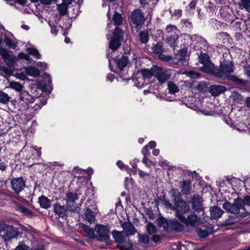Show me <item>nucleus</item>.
Wrapping results in <instances>:
<instances>
[{"label":"nucleus","instance_id":"1","mask_svg":"<svg viewBox=\"0 0 250 250\" xmlns=\"http://www.w3.org/2000/svg\"><path fill=\"white\" fill-rule=\"evenodd\" d=\"M199 62L202 64V66L200 67L201 70L214 75V73L217 71V68L211 62L209 56L207 54L205 53L201 54L199 56Z\"/></svg>","mask_w":250,"mask_h":250},{"label":"nucleus","instance_id":"2","mask_svg":"<svg viewBox=\"0 0 250 250\" xmlns=\"http://www.w3.org/2000/svg\"><path fill=\"white\" fill-rule=\"evenodd\" d=\"M234 66L231 62H221L219 68H217L214 76L219 77L228 79L230 76L229 74L233 72Z\"/></svg>","mask_w":250,"mask_h":250},{"label":"nucleus","instance_id":"3","mask_svg":"<svg viewBox=\"0 0 250 250\" xmlns=\"http://www.w3.org/2000/svg\"><path fill=\"white\" fill-rule=\"evenodd\" d=\"M173 210L176 211V217L180 220L184 216V214L190 211V207L185 201L179 200L175 201Z\"/></svg>","mask_w":250,"mask_h":250},{"label":"nucleus","instance_id":"4","mask_svg":"<svg viewBox=\"0 0 250 250\" xmlns=\"http://www.w3.org/2000/svg\"><path fill=\"white\" fill-rule=\"evenodd\" d=\"M223 208L228 212L237 214L240 212V209L243 208V202L241 201V199L237 198L234 199L232 204L226 201L223 205Z\"/></svg>","mask_w":250,"mask_h":250},{"label":"nucleus","instance_id":"5","mask_svg":"<svg viewBox=\"0 0 250 250\" xmlns=\"http://www.w3.org/2000/svg\"><path fill=\"white\" fill-rule=\"evenodd\" d=\"M153 76H154L160 83H164L168 80L170 76L168 70H165L158 66L153 67Z\"/></svg>","mask_w":250,"mask_h":250},{"label":"nucleus","instance_id":"6","mask_svg":"<svg viewBox=\"0 0 250 250\" xmlns=\"http://www.w3.org/2000/svg\"><path fill=\"white\" fill-rule=\"evenodd\" d=\"M95 230L98 234L100 240L106 241L109 239L110 234L109 226L96 224L95 227Z\"/></svg>","mask_w":250,"mask_h":250},{"label":"nucleus","instance_id":"7","mask_svg":"<svg viewBox=\"0 0 250 250\" xmlns=\"http://www.w3.org/2000/svg\"><path fill=\"white\" fill-rule=\"evenodd\" d=\"M179 220L187 226L196 227L199 225L200 218L195 214L192 213L188 215L187 217L184 216Z\"/></svg>","mask_w":250,"mask_h":250},{"label":"nucleus","instance_id":"8","mask_svg":"<svg viewBox=\"0 0 250 250\" xmlns=\"http://www.w3.org/2000/svg\"><path fill=\"white\" fill-rule=\"evenodd\" d=\"M132 22L136 26L141 25L145 21V18L140 9L134 10L130 15Z\"/></svg>","mask_w":250,"mask_h":250},{"label":"nucleus","instance_id":"9","mask_svg":"<svg viewBox=\"0 0 250 250\" xmlns=\"http://www.w3.org/2000/svg\"><path fill=\"white\" fill-rule=\"evenodd\" d=\"M4 233L2 235V238L5 241H8L11 239L16 238L18 233L17 229L12 226H7L6 225L5 228L3 230Z\"/></svg>","mask_w":250,"mask_h":250},{"label":"nucleus","instance_id":"10","mask_svg":"<svg viewBox=\"0 0 250 250\" xmlns=\"http://www.w3.org/2000/svg\"><path fill=\"white\" fill-rule=\"evenodd\" d=\"M11 184L12 189L17 193L22 191L25 187V183L22 178H17L12 179L11 181Z\"/></svg>","mask_w":250,"mask_h":250},{"label":"nucleus","instance_id":"11","mask_svg":"<svg viewBox=\"0 0 250 250\" xmlns=\"http://www.w3.org/2000/svg\"><path fill=\"white\" fill-rule=\"evenodd\" d=\"M203 200L199 195H194L190 200L192 209L195 211H203Z\"/></svg>","mask_w":250,"mask_h":250},{"label":"nucleus","instance_id":"12","mask_svg":"<svg viewBox=\"0 0 250 250\" xmlns=\"http://www.w3.org/2000/svg\"><path fill=\"white\" fill-rule=\"evenodd\" d=\"M66 197L68 199V200L70 202H71L72 203V208H68V209H69L70 211L78 212L79 210V208L78 207H76V206H73V204L75 201L78 199V194L73 192H69L67 193Z\"/></svg>","mask_w":250,"mask_h":250},{"label":"nucleus","instance_id":"13","mask_svg":"<svg viewBox=\"0 0 250 250\" xmlns=\"http://www.w3.org/2000/svg\"><path fill=\"white\" fill-rule=\"evenodd\" d=\"M209 211L211 218L213 219L220 218L224 213V211L217 206L210 207Z\"/></svg>","mask_w":250,"mask_h":250},{"label":"nucleus","instance_id":"14","mask_svg":"<svg viewBox=\"0 0 250 250\" xmlns=\"http://www.w3.org/2000/svg\"><path fill=\"white\" fill-rule=\"evenodd\" d=\"M112 236L115 242L122 243L124 242L126 239V235L125 234V232L119 231L117 230H113L112 232Z\"/></svg>","mask_w":250,"mask_h":250},{"label":"nucleus","instance_id":"15","mask_svg":"<svg viewBox=\"0 0 250 250\" xmlns=\"http://www.w3.org/2000/svg\"><path fill=\"white\" fill-rule=\"evenodd\" d=\"M226 90V88L222 85H214L209 87V92L213 96H217Z\"/></svg>","mask_w":250,"mask_h":250},{"label":"nucleus","instance_id":"16","mask_svg":"<svg viewBox=\"0 0 250 250\" xmlns=\"http://www.w3.org/2000/svg\"><path fill=\"white\" fill-rule=\"evenodd\" d=\"M68 208H69V207ZM68 209L61 205L60 203H56L54 205V210L56 214L58 215L60 217H64L66 215L67 210Z\"/></svg>","mask_w":250,"mask_h":250},{"label":"nucleus","instance_id":"17","mask_svg":"<svg viewBox=\"0 0 250 250\" xmlns=\"http://www.w3.org/2000/svg\"><path fill=\"white\" fill-rule=\"evenodd\" d=\"M83 218L90 224L94 223L95 221V216L93 211L88 208H86Z\"/></svg>","mask_w":250,"mask_h":250},{"label":"nucleus","instance_id":"18","mask_svg":"<svg viewBox=\"0 0 250 250\" xmlns=\"http://www.w3.org/2000/svg\"><path fill=\"white\" fill-rule=\"evenodd\" d=\"M122 227L123 232H125V234L126 235V237L129 235H134L136 232L134 226L130 223H124Z\"/></svg>","mask_w":250,"mask_h":250},{"label":"nucleus","instance_id":"19","mask_svg":"<svg viewBox=\"0 0 250 250\" xmlns=\"http://www.w3.org/2000/svg\"><path fill=\"white\" fill-rule=\"evenodd\" d=\"M20 99L21 101L27 103H32L35 101L34 98L25 91H22L20 93Z\"/></svg>","mask_w":250,"mask_h":250},{"label":"nucleus","instance_id":"20","mask_svg":"<svg viewBox=\"0 0 250 250\" xmlns=\"http://www.w3.org/2000/svg\"><path fill=\"white\" fill-rule=\"evenodd\" d=\"M178 38V35H171L167 38L166 42L170 46L174 47L177 45Z\"/></svg>","mask_w":250,"mask_h":250},{"label":"nucleus","instance_id":"21","mask_svg":"<svg viewBox=\"0 0 250 250\" xmlns=\"http://www.w3.org/2000/svg\"><path fill=\"white\" fill-rule=\"evenodd\" d=\"M39 202L41 207L44 208H48L51 206L50 201L44 196L39 197Z\"/></svg>","mask_w":250,"mask_h":250},{"label":"nucleus","instance_id":"22","mask_svg":"<svg viewBox=\"0 0 250 250\" xmlns=\"http://www.w3.org/2000/svg\"><path fill=\"white\" fill-rule=\"evenodd\" d=\"M26 73L29 76L37 77L40 75V71L34 66H29L25 68Z\"/></svg>","mask_w":250,"mask_h":250},{"label":"nucleus","instance_id":"23","mask_svg":"<svg viewBox=\"0 0 250 250\" xmlns=\"http://www.w3.org/2000/svg\"><path fill=\"white\" fill-rule=\"evenodd\" d=\"M182 187V192L184 194H188L189 192L190 182L188 180L180 182Z\"/></svg>","mask_w":250,"mask_h":250},{"label":"nucleus","instance_id":"24","mask_svg":"<svg viewBox=\"0 0 250 250\" xmlns=\"http://www.w3.org/2000/svg\"><path fill=\"white\" fill-rule=\"evenodd\" d=\"M167 85L169 93L170 94H174L179 91V87L171 81L168 82Z\"/></svg>","mask_w":250,"mask_h":250},{"label":"nucleus","instance_id":"25","mask_svg":"<svg viewBox=\"0 0 250 250\" xmlns=\"http://www.w3.org/2000/svg\"><path fill=\"white\" fill-rule=\"evenodd\" d=\"M166 32L170 35H178L179 30L177 29V27L173 25H168L165 29Z\"/></svg>","mask_w":250,"mask_h":250},{"label":"nucleus","instance_id":"26","mask_svg":"<svg viewBox=\"0 0 250 250\" xmlns=\"http://www.w3.org/2000/svg\"><path fill=\"white\" fill-rule=\"evenodd\" d=\"M128 62L127 58L126 57H122L120 59L117 61V65L118 68L120 71L123 70V69L126 66Z\"/></svg>","mask_w":250,"mask_h":250},{"label":"nucleus","instance_id":"27","mask_svg":"<svg viewBox=\"0 0 250 250\" xmlns=\"http://www.w3.org/2000/svg\"><path fill=\"white\" fill-rule=\"evenodd\" d=\"M120 40L113 38L109 42V47L112 50H117L120 46Z\"/></svg>","mask_w":250,"mask_h":250},{"label":"nucleus","instance_id":"28","mask_svg":"<svg viewBox=\"0 0 250 250\" xmlns=\"http://www.w3.org/2000/svg\"><path fill=\"white\" fill-rule=\"evenodd\" d=\"M9 86L10 88L20 92L22 91L23 85L19 82L12 81L10 82Z\"/></svg>","mask_w":250,"mask_h":250},{"label":"nucleus","instance_id":"29","mask_svg":"<svg viewBox=\"0 0 250 250\" xmlns=\"http://www.w3.org/2000/svg\"><path fill=\"white\" fill-rule=\"evenodd\" d=\"M27 51L30 55L34 56L35 58L40 59L41 58V55L39 51L35 48L30 47L27 49Z\"/></svg>","mask_w":250,"mask_h":250},{"label":"nucleus","instance_id":"30","mask_svg":"<svg viewBox=\"0 0 250 250\" xmlns=\"http://www.w3.org/2000/svg\"><path fill=\"white\" fill-rule=\"evenodd\" d=\"M153 67L151 69H143L142 70L141 73L142 75V79H146L150 78L152 76H153Z\"/></svg>","mask_w":250,"mask_h":250},{"label":"nucleus","instance_id":"31","mask_svg":"<svg viewBox=\"0 0 250 250\" xmlns=\"http://www.w3.org/2000/svg\"><path fill=\"white\" fill-rule=\"evenodd\" d=\"M82 228L89 238H93L95 237L94 230L89 228V226L83 224L82 225Z\"/></svg>","mask_w":250,"mask_h":250},{"label":"nucleus","instance_id":"32","mask_svg":"<svg viewBox=\"0 0 250 250\" xmlns=\"http://www.w3.org/2000/svg\"><path fill=\"white\" fill-rule=\"evenodd\" d=\"M140 41L143 43H146L148 41L149 35L146 31H142L139 33Z\"/></svg>","mask_w":250,"mask_h":250},{"label":"nucleus","instance_id":"33","mask_svg":"<svg viewBox=\"0 0 250 250\" xmlns=\"http://www.w3.org/2000/svg\"><path fill=\"white\" fill-rule=\"evenodd\" d=\"M68 5L62 3L57 6L58 10L61 16H64L67 13Z\"/></svg>","mask_w":250,"mask_h":250},{"label":"nucleus","instance_id":"34","mask_svg":"<svg viewBox=\"0 0 250 250\" xmlns=\"http://www.w3.org/2000/svg\"><path fill=\"white\" fill-rule=\"evenodd\" d=\"M152 50L154 53L159 55L163 52V45L161 43L158 42L152 46Z\"/></svg>","mask_w":250,"mask_h":250},{"label":"nucleus","instance_id":"35","mask_svg":"<svg viewBox=\"0 0 250 250\" xmlns=\"http://www.w3.org/2000/svg\"><path fill=\"white\" fill-rule=\"evenodd\" d=\"M6 46L11 48H15L16 47V42L15 40L11 39L9 37H6L4 40Z\"/></svg>","mask_w":250,"mask_h":250},{"label":"nucleus","instance_id":"36","mask_svg":"<svg viewBox=\"0 0 250 250\" xmlns=\"http://www.w3.org/2000/svg\"><path fill=\"white\" fill-rule=\"evenodd\" d=\"M10 98L7 94L0 91V103L7 104L10 101Z\"/></svg>","mask_w":250,"mask_h":250},{"label":"nucleus","instance_id":"37","mask_svg":"<svg viewBox=\"0 0 250 250\" xmlns=\"http://www.w3.org/2000/svg\"><path fill=\"white\" fill-rule=\"evenodd\" d=\"M113 21L114 24L116 25L121 24L123 22V19L121 15L118 13H115L113 17Z\"/></svg>","mask_w":250,"mask_h":250},{"label":"nucleus","instance_id":"38","mask_svg":"<svg viewBox=\"0 0 250 250\" xmlns=\"http://www.w3.org/2000/svg\"><path fill=\"white\" fill-rule=\"evenodd\" d=\"M18 209L28 216L31 217L33 215V213L30 209L23 206H20L18 207Z\"/></svg>","mask_w":250,"mask_h":250},{"label":"nucleus","instance_id":"39","mask_svg":"<svg viewBox=\"0 0 250 250\" xmlns=\"http://www.w3.org/2000/svg\"><path fill=\"white\" fill-rule=\"evenodd\" d=\"M172 228L177 231H180L183 229V225L176 220L173 221L171 223Z\"/></svg>","mask_w":250,"mask_h":250},{"label":"nucleus","instance_id":"40","mask_svg":"<svg viewBox=\"0 0 250 250\" xmlns=\"http://www.w3.org/2000/svg\"><path fill=\"white\" fill-rule=\"evenodd\" d=\"M241 9L245 8L247 11L250 10V0H242L239 3Z\"/></svg>","mask_w":250,"mask_h":250},{"label":"nucleus","instance_id":"41","mask_svg":"<svg viewBox=\"0 0 250 250\" xmlns=\"http://www.w3.org/2000/svg\"><path fill=\"white\" fill-rule=\"evenodd\" d=\"M3 59L8 66H11L15 62V59L11 56L9 54Z\"/></svg>","mask_w":250,"mask_h":250},{"label":"nucleus","instance_id":"42","mask_svg":"<svg viewBox=\"0 0 250 250\" xmlns=\"http://www.w3.org/2000/svg\"><path fill=\"white\" fill-rule=\"evenodd\" d=\"M123 36L122 30L118 27H116L114 29L113 33V38L119 39L120 40V38Z\"/></svg>","mask_w":250,"mask_h":250},{"label":"nucleus","instance_id":"43","mask_svg":"<svg viewBox=\"0 0 250 250\" xmlns=\"http://www.w3.org/2000/svg\"><path fill=\"white\" fill-rule=\"evenodd\" d=\"M146 230L149 234H152L156 232V228L153 224L149 223L146 226Z\"/></svg>","mask_w":250,"mask_h":250},{"label":"nucleus","instance_id":"44","mask_svg":"<svg viewBox=\"0 0 250 250\" xmlns=\"http://www.w3.org/2000/svg\"><path fill=\"white\" fill-rule=\"evenodd\" d=\"M228 79L231 80L239 84H244L245 82L243 80L240 79L235 76H229Z\"/></svg>","mask_w":250,"mask_h":250},{"label":"nucleus","instance_id":"45","mask_svg":"<svg viewBox=\"0 0 250 250\" xmlns=\"http://www.w3.org/2000/svg\"><path fill=\"white\" fill-rule=\"evenodd\" d=\"M49 166L54 169H59V167L62 168L63 166V164L59 163L57 162H53L49 163Z\"/></svg>","mask_w":250,"mask_h":250},{"label":"nucleus","instance_id":"46","mask_svg":"<svg viewBox=\"0 0 250 250\" xmlns=\"http://www.w3.org/2000/svg\"><path fill=\"white\" fill-rule=\"evenodd\" d=\"M197 232L200 237H206L208 235V232L206 230H202L200 228L197 229Z\"/></svg>","mask_w":250,"mask_h":250},{"label":"nucleus","instance_id":"47","mask_svg":"<svg viewBox=\"0 0 250 250\" xmlns=\"http://www.w3.org/2000/svg\"><path fill=\"white\" fill-rule=\"evenodd\" d=\"M159 57L161 60L165 62H168L172 59L171 56L166 55L162 54V53L159 55Z\"/></svg>","mask_w":250,"mask_h":250},{"label":"nucleus","instance_id":"48","mask_svg":"<svg viewBox=\"0 0 250 250\" xmlns=\"http://www.w3.org/2000/svg\"><path fill=\"white\" fill-rule=\"evenodd\" d=\"M29 247L24 243H20L19 244L14 250H29Z\"/></svg>","mask_w":250,"mask_h":250},{"label":"nucleus","instance_id":"49","mask_svg":"<svg viewBox=\"0 0 250 250\" xmlns=\"http://www.w3.org/2000/svg\"><path fill=\"white\" fill-rule=\"evenodd\" d=\"M139 239L144 244H148L149 242V238L146 234L140 235Z\"/></svg>","mask_w":250,"mask_h":250},{"label":"nucleus","instance_id":"50","mask_svg":"<svg viewBox=\"0 0 250 250\" xmlns=\"http://www.w3.org/2000/svg\"><path fill=\"white\" fill-rule=\"evenodd\" d=\"M241 201L243 202V208L244 209L245 205L250 206V196H246L243 199H241Z\"/></svg>","mask_w":250,"mask_h":250},{"label":"nucleus","instance_id":"51","mask_svg":"<svg viewBox=\"0 0 250 250\" xmlns=\"http://www.w3.org/2000/svg\"><path fill=\"white\" fill-rule=\"evenodd\" d=\"M143 162L147 166L149 167L151 165H153L155 166L156 165L155 163H153L150 161L146 157H144L143 159Z\"/></svg>","mask_w":250,"mask_h":250},{"label":"nucleus","instance_id":"52","mask_svg":"<svg viewBox=\"0 0 250 250\" xmlns=\"http://www.w3.org/2000/svg\"><path fill=\"white\" fill-rule=\"evenodd\" d=\"M228 37V34L226 32H220L217 34V38L220 40H224Z\"/></svg>","mask_w":250,"mask_h":250},{"label":"nucleus","instance_id":"53","mask_svg":"<svg viewBox=\"0 0 250 250\" xmlns=\"http://www.w3.org/2000/svg\"><path fill=\"white\" fill-rule=\"evenodd\" d=\"M244 71L245 74L247 76V77L250 79V64L244 66Z\"/></svg>","mask_w":250,"mask_h":250},{"label":"nucleus","instance_id":"54","mask_svg":"<svg viewBox=\"0 0 250 250\" xmlns=\"http://www.w3.org/2000/svg\"><path fill=\"white\" fill-rule=\"evenodd\" d=\"M163 203L167 208L173 209V206L168 200H165Z\"/></svg>","mask_w":250,"mask_h":250},{"label":"nucleus","instance_id":"55","mask_svg":"<svg viewBox=\"0 0 250 250\" xmlns=\"http://www.w3.org/2000/svg\"><path fill=\"white\" fill-rule=\"evenodd\" d=\"M9 53L5 49L0 48V55H1L2 58L6 56Z\"/></svg>","mask_w":250,"mask_h":250},{"label":"nucleus","instance_id":"56","mask_svg":"<svg viewBox=\"0 0 250 250\" xmlns=\"http://www.w3.org/2000/svg\"><path fill=\"white\" fill-rule=\"evenodd\" d=\"M16 76L18 78L21 80H24L27 78L26 76L22 73H17Z\"/></svg>","mask_w":250,"mask_h":250},{"label":"nucleus","instance_id":"57","mask_svg":"<svg viewBox=\"0 0 250 250\" xmlns=\"http://www.w3.org/2000/svg\"><path fill=\"white\" fill-rule=\"evenodd\" d=\"M37 66L39 67H42L44 69H46L48 65L46 62H38Z\"/></svg>","mask_w":250,"mask_h":250},{"label":"nucleus","instance_id":"58","mask_svg":"<svg viewBox=\"0 0 250 250\" xmlns=\"http://www.w3.org/2000/svg\"><path fill=\"white\" fill-rule=\"evenodd\" d=\"M50 26H51V32L52 34H54V35H57V34L58 33V29L57 28V26H55V25H51L50 24Z\"/></svg>","mask_w":250,"mask_h":250},{"label":"nucleus","instance_id":"59","mask_svg":"<svg viewBox=\"0 0 250 250\" xmlns=\"http://www.w3.org/2000/svg\"><path fill=\"white\" fill-rule=\"evenodd\" d=\"M142 152L144 155V157H146L148 154V146H145L142 150Z\"/></svg>","mask_w":250,"mask_h":250},{"label":"nucleus","instance_id":"60","mask_svg":"<svg viewBox=\"0 0 250 250\" xmlns=\"http://www.w3.org/2000/svg\"><path fill=\"white\" fill-rule=\"evenodd\" d=\"M138 170V174L139 175V176L142 177V178H143L145 176H148V174L140 170V169H137Z\"/></svg>","mask_w":250,"mask_h":250},{"label":"nucleus","instance_id":"61","mask_svg":"<svg viewBox=\"0 0 250 250\" xmlns=\"http://www.w3.org/2000/svg\"><path fill=\"white\" fill-rule=\"evenodd\" d=\"M152 240L156 243L160 241L161 237L158 235H154L152 237Z\"/></svg>","mask_w":250,"mask_h":250},{"label":"nucleus","instance_id":"62","mask_svg":"<svg viewBox=\"0 0 250 250\" xmlns=\"http://www.w3.org/2000/svg\"><path fill=\"white\" fill-rule=\"evenodd\" d=\"M146 146H148V147H149L150 149H152L156 146V143L155 141H150Z\"/></svg>","mask_w":250,"mask_h":250},{"label":"nucleus","instance_id":"63","mask_svg":"<svg viewBox=\"0 0 250 250\" xmlns=\"http://www.w3.org/2000/svg\"><path fill=\"white\" fill-rule=\"evenodd\" d=\"M159 165H160L161 167H168V163L167 161L164 160V161H163L160 163H159Z\"/></svg>","mask_w":250,"mask_h":250},{"label":"nucleus","instance_id":"64","mask_svg":"<svg viewBox=\"0 0 250 250\" xmlns=\"http://www.w3.org/2000/svg\"><path fill=\"white\" fill-rule=\"evenodd\" d=\"M117 165L120 169H123L124 167H126V166L121 161H119L117 162Z\"/></svg>","mask_w":250,"mask_h":250}]
</instances>
